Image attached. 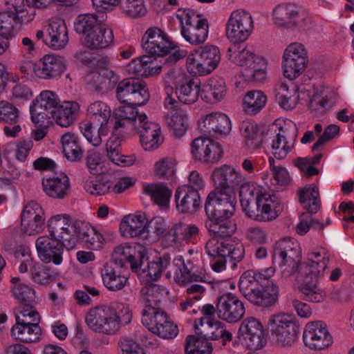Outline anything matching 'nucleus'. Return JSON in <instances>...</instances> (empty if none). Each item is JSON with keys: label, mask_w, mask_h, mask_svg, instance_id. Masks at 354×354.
<instances>
[{"label": "nucleus", "mask_w": 354, "mask_h": 354, "mask_svg": "<svg viewBox=\"0 0 354 354\" xmlns=\"http://www.w3.org/2000/svg\"><path fill=\"white\" fill-rule=\"evenodd\" d=\"M301 257V248L295 240L284 238L276 243L273 258L278 261L285 277L297 274L296 278L302 280L324 275L330 261V254L326 249L322 247L310 249L306 261L303 263H300Z\"/></svg>", "instance_id": "nucleus-1"}, {"label": "nucleus", "mask_w": 354, "mask_h": 354, "mask_svg": "<svg viewBox=\"0 0 354 354\" xmlns=\"http://www.w3.org/2000/svg\"><path fill=\"white\" fill-rule=\"evenodd\" d=\"M239 198L245 214L257 221L274 220L281 210L280 201L275 195L262 192L260 187L251 182L241 184Z\"/></svg>", "instance_id": "nucleus-2"}, {"label": "nucleus", "mask_w": 354, "mask_h": 354, "mask_svg": "<svg viewBox=\"0 0 354 354\" xmlns=\"http://www.w3.org/2000/svg\"><path fill=\"white\" fill-rule=\"evenodd\" d=\"M267 326L270 338L277 346L291 347L298 339L299 326L291 314L278 313L272 315L268 318Z\"/></svg>", "instance_id": "nucleus-3"}, {"label": "nucleus", "mask_w": 354, "mask_h": 354, "mask_svg": "<svg viewBox=\"0 0 354 354\" xmlns=\"http://www.w3.org/2000/svg\"><path fill=\"white\" fill-rule=\"evenodd\" d=\"M183 37L192 45L203 44L208 36L209 23L202 15L191 9L179 10L176 15Z\"/></svg>", "instance_id": "nucleus-4"}, {"label": "nucleus", "mask_w": 354, "mask_h": 354, "mask_svg": "<svg viewBox=\"0 0 354 354\" xmlns=\"http://www.w3.org/2000/svg\"><path fill=\"white\" fill-rule=\"evenodd\" d=\"M221 62V53L218 48L213 45H206L196 50L187 57V68L194 75L210 74Z\"/></svg>", "instance_id": "nucleus-5"}, {"label": "nucleus", "mask_w": 354, "mask_h": 354, "mask_svg": "<svg viewBox=\"0 0 354 354\" xmlns=\"http://www.w3.org/2000/svg\"><path fill=\"white\" fill-rule=\"evenodd\" d=\"M118 83L116 97L121 103L142 106L149 101L150 95L144 81L131 77Z\"/></svg>", "instance_id": "nucleus-6"}, {"label": "nucleus", "mask_w": 354, "mask_h": 354, "mask_svg": "<svg viewBox=\"0 0 354 354\" xmlns=\"http://www.w3.org/2000/svg\"><path fill=\"white\" fill-rule=\"evenodd\" d=\"M308 62L307 51L300 43H292L285 49L282 57L283 75L291 80L300 76Z\"/></svg>", "instance_id": "nucleus-7"}, {"label": "nucleus", "mask_w": 354, "mask_h": 354, "mask_svg": "<svg viewBox=\"0 0 354 354\" xmlns=\"http://www.w3.org/2000/svg\"><path fill=\"white\" fill-rule=\"evenodd\" d=\"M235 195L214 189L209 193L205 203V211L209 218H229L234 214Z\"/></svg>", "instance_id": "nucleus-8"}, {"label": "nucleus", "mask_w": 354, "mask_h": 354, "mask_svg": "<svg viewBox=\"0 0 354 354\" xmlns=\"http://www.w3.org/2000/svg\"><path fill=\"white\" fill-rule=\"evenodd\" d=\"M60 104L58 95L52 91H43L30 106L31 120L39 127L45 126Z\"/></svg>", "instance_id": "nucleus-9"}, {"label": "nucleus", "mask_w": 354, "mask_h": 354, "mask_svg": "<svg viewBox=\"0 0 354 354\" xmlns=\"http://www.w3.org/2000/svg\"><path fill=\"white\" fill-rule=\"evenodd\" d=\"M274 23L288 29L302 28L310 22V18L296 5L281 3L273 10Z\"/></svg>", "instance_id": "nucleus-10"}, {"label": "nucleus", "mask_w": 354, "mask_h": 354, "mask_svg": "<svg viewBox=\"0 0 354 354\" xmlns=\"http://www.w3.org/2000/svg\"><path fill=\"white\" fill-rule=\"evenodd\" d=\"M253 28L251 15L243 10L233 11L226 24L227 37L234 44L244 41L250 35Z\"/></svg>", "instance_id": "nucleus-11"}, {"label": "nucleus", "mask_w": 354, "mask_h": 354, "mask_svg": "<svg viewBox=\"0 0 354 354\" xmlns=\"http://www.w3.org/2000/svg\"><path fill=\"white\" fill-rule=\"evenodd\" d=\"M109 306H97L89 309L85 322L93 331L105 335H113L118 331Z\"/></svg>", "instance_id": "nucleus-12"}, {"label": "nucleus", "mask_w": 354, "mask_h": 354, "mask_svg": "<svg viewBox=\"0 0 354 354\" xmlns=\"http://www.w3.org/2000/svg\"><path fill=\"white\" fill-rule=\"evenodd\" d=\"M77 221H71L67 214H57L52 216L48 221L50 236L64 241L68 250L75 248V238L73 236L77 228Z\"/></svg>", "instance_id": "nucleus-13"}, {"label": "nucleus", "mask_w": 354, "mask_h": 354, "mask_svg": "<svg viewBox=\"0 0 354 354\" xmlns=\"http://www.w3.org/2000/svg\"><path fill=\"white\" fill-rule=\"evenodd\" d=\"M142 46L145 51L154 57H163L176 48L167 35L158 27L147 30L142 38Z\"/></svg>", "instance_id": "nucleus-14"}, {"label": "nucleus", "mask_w": 354, "mask_h": 354, "mask_svg": "<svg viewBox=\"0 0 354 354\" xmlns=\"http://www.w3.org/2000/svg\"><path fill=\"white\" fill-rule=\"evenodd\" d=\"M65 69L64 59L55 55H46L36 63L28 61L24 65V72L32 71L37 77L46 80L59 77Z\"/></svg>", "instance_id": "nucleus-15"}, {"label": "nucleus", "mask_w": 354, "mask_h": 354, "mask_svg": "<svg viewBox=\"0 0 354 354\" xmlns=\"http://www.w3.org/2000/svg\"><path fill=\"white\" fill-rule=\"evenodd\" d=\"M205 250L210 257H227L237 262L244 257L243 245L233 239L220 241L216 237L211 238L206 242Z\"/></svg>", "instance_id": "nucleus-16"}, {"label": "nucleus", "mask_w": 354, "mask_h": 354, "mask_svg": "<svg viewBox=\"0 0 354 354\" xmlns=\"http://www.w3.org/2000/svg\"><path fill=\"white\" fill-rule=\"evenodd\" d=\"M142 323L153 333L164 339H174L178 333L177 326L162 310L153 314L145 313L142 317Z\"/></svg>", "instance_id": "nucleus-17"}, {"label": "nucleus", "mask_w": 354, "mask_h": 354, "mask_svg": "<svg viewBox=\"0 0 354 354\" xmlns=\"http://www.w3.org/2000/svg\"><path fill=\"white\" fill-rule=\"evenodd\" d=\"M212 178L215 189L231 195H235V189L241 186L245 180L240 171L226 165L214 169Z\"/></svg>", "instance_id": "nucleus-18"}, {"label": "nucleus", "mask_w": 354, "mask_h": 354, "mask_svg": "<svg viewBox=\"0 0 354 354\" xmlns=\"http://www.w3.org/2000/svg\"><path fill=\"white\" fill-rule=\"evenodd\" d=\"M238 338L248 349L257 350L263 346V328L254 317H248L241 324Z\"/></svg>", "instance_id": "nucleus-19"}, {"label": "nucleus", "mask_w": 354, "mask_h": 354, "mask_svg": "<svg viewBox=\"0 0 354 354\" xmlns=\"http://www.w3.org/2000/svg\"><path fill=\"white\" fill-rule=\"evenodd\" d=\"M194 326L196 334L206 340L221 339L223 344L225 345L232 339V334L227 330L225 325L220 321L201 317L195 320Z\"/></svg>", "instance_id": "nucleus-20"}, {"label": "nucleus", "mask_w": 354, "mask_h": 354, "mask_svg": "<svg viewBox=\"0 0 354 354\" xmlns=\"http://www.w3.org/2000/svg\"><path fill=\"white\" fill-rule=\"evenodd\" d=\"M217 310L218 318L228 323L239 322L245 314L243 303L231 292L224 293L217 299Z\"/></svg>", "instance_id": "nucleus-21"}, {"label": "nucleus", "mask_w": 354, "mask_h": 354, "mask_svg": "<svg viewBox=\"0 0 354 354\" xmlns=\"http://www.w3.org/2000/svg\"><path fill=\"white\" fill-rule=\"evenodd\" d=\"M303 340L305 345L308 348L322 350L332 344L333 337L324 323L321 321H315L306 325Z\"/></svg>", "instance_id": "nucleus-22"}, {"label": "nucleus", "mask_w": 354, "mask_h": 354, "mask_svg": "<svg viewBox=\"0 0 354 354\" xmlns=\"http://www.w3.org/2000/svg\"><path fill=\"white\" fill-rule=\"evenodd\" d=\"M35 245L38 256L43 262L53 263L55 265L62 263L64 248H66L64 241L43 236L37 238Z\"/></svg>", "instance_id": "nucleus-23"}, {"label": "nucleus", "mask_w": 354, "mask_h": 354, "mask_svg": "<svg viewBox=\"0 0 354 354\" xmlns=\"http://www.w3.org/2000/svg\"><path fill=\"white\" fill-rule=\"evenodd\" d=\"M47 36L44 43L54 50L64 48L68 41V30L63 19L52 18L46 26Z\"/></svg>", "instance_id": "nucleus-24"}, {"label": "nucleus", "mask_w": 354, "mask_h": 354, "mask_svg": "<svg viewBox=\"0 0 354 354\" xmlns=\"http://www.w3.org/2000/svg\"><path fill=\"white\" fill-rule=\"evenodd\" d=\"M119 75L111 70H103L100 73L91 72L85 76L88 90L97 93H106L111 90L118 82Z\"/></svg>", "instance_id": "nucleus-25"}, {"label": "nucleus", "mask_w": 354, "mask_h": 354, "mask_svg": "<svg viewBox=\"0 0 354 354\" xmlns=\"http://www.w3.org/2000/svg\"><path fill=\"white\" fill-rule=\"evenodd\" d=\"M298 131L296 125H292V133L287 128L281 127L272 139V149L274 158L282 160L285 158L290 150L294 147Z\"/></svg>", "instance_id": "nucleus-26"}, {"label": "nucleus", "mask_w": 354, "mask_h": 354, "mask_svg": "<svg viewBox=\"0 0 354 354\" xmlns=\"http://www.w3.org/2000/svg\"><path fill=\"white\" fill-rule=\"evenodd\" d=\"M174 197L176 209L180 213L194 214L201 207L199 192L188 186L178 187Z\"/></svg>", "instance_id": "nucleus-27"}, {"label": "nucleus", "mask_w": 354, "mask_h": 354, "mask_svg": "<svg viewBox=\"0 0 354 354\" xmlns=\"http://www.w3.org/2000/svg\"><path fill=\"white\" fill-rule=\"evenodd\" d=\"M200 129L205 136L218 138L230 133L231 122L229 118L223 113H211L206 115L200 124Z\"/></svg>", "instance_id": "nucleus-28"}, {"label": "nucleus", "mask_w": 354, "mask_h": 354, "mask_svg": "<svg viewBox=\"0 0 354 354\" xmlns=\"http://www.w3.org/2000/svg\"><path fill=\"white\" fill-rule=\"evenodd\" d=\"M126 272V268L115 263H106L101 271L104 285L112 291L122 289L128 281Z\"/></svg>", "instance_id": "nucleus-29"}, {"label": "nucleus", "mask_w": 354, "mask_h": 354, "mask_svg": "<svg viewBox=\"0 0 354 354\" xmlns=\"http://www.w3.org/2000/svg\"><path fill=\"white\" fill-rule=\"evenodd\" d=\"M165 289L156 283H147L140 292V302L143 306L142 317L145 313L153 314L161 310L158 306L161 301Z\"/></svg>", "instance_id": "nucleus-30"}, {"label": "nucleus", "mask_w": 354, "mask_h": 354, "mask_svg": "<svg viewBox=\"0 0 354 354\" xmlns=\"http://www.w3.org/2000/svg\"><path fill=\"white\" fill-rule=\"evenodd\" d=\"M77 228L73 235L75 238V248L78 243L92 250H97L102 245L103 237L96 229L89 223L78 221Z\"/></svg>", "instance_id": "nucleus-31"}, {"label": "nucleus", "mask_w": 354, "mask_h": 354, "mask_svg": "<svg viewBox=\"0 0 354 354\" xmlns=\"http://www.w3.org/2000/svg\"><path fill=\"white\" fill-rule=\"evenodd\" d=\"M82 44L93 50L106 48L113 44L114 36L111 28L102 24L93 32L82 38Z\"/></svg>", "instance_id": "nucleus-32"}, {"label": "nucleus", "mask_w": 354, "mask_h": 354, "mask_svg": "<svg viewBox=\"0 0 354 354\" xmlns=\"http://www.w3.org/2000/svg\"><path fill=\"white\" fill-rule=\"evenodd\" d=\"M171 262L169 254H164L156 261H148L142 260L138 264V271L136 272L140 277L149 281L158 280L162 272L167 269Z\"/></svg>", "instance_id": "nucleus-33"}, {"label": "nucleus", "mask_w": 354, "mask_h": 354, "mask_svg": "<svg viewBox=\"0 0 354 354\" xmlns=\"http://www.w3.org/2000/svg\"><path fill=\"white\" fill-rule=\"evenodd\" d=\"M147 218L145 214H129L124 216L120 224V231L125 238L141 236L147 238L145 228Z\"/></svg>", "instance_id": "nucleus-34"}, {"label": "nucleus", "mask_w": 354, "mask_h": 354, "mask_svg": "<svg viewBox=\"0 0 354 354\" xmlns=\"http://www.w3.org/2000/svg\"><path fill=\"white\" fill-rule=\"evenodd\" d=\"M115 131H113V133ZM122 138L113 134L106 143V156L110 161L120 167H129L135 162V155L124 156L122 152Z\"/></svg>", "instance_id": "nucleus-35"}, {"label": "nucleus", "mask_w": 354, "mask_h": 354, "mask_svg": "<svg viewBox=\"0 0 354 354\" xmlns=\"http://www.w3.org/2000/svg\"><path fill=\"white\" fill-rule=\"evenodd\" d=\"M42 186L44 192L50 197L56 199H63L70 189V181L65 174L43 179Z\"/></svg>", "instance_id": "nucleus-36"}, {"label": "nucleus", "mask_w": 354, "mask_h": 354, "mask_svg": "<svg viewBox=\"0 0 354 354\" xmlns=\"http://www.w3.org/2000/svg\"><path fill=\"white\" fill-rule=\"evenodd\" d=\"M140 131V141L145 150L153 151L158 149L163 142L160 127L158 123H145Z\"/></svg>", "instance_id": "nucleus-37"}, {"label": "nucleus", "mask_w": 354, "mask_h": 354, "mask_svg": "<svg viewBox=\"0 0 354 354\" xmlns=\"http://www.w3.org/2000/svg\"><path fill=\"white\" fill-rule=\"evenodd\" d=\"M279 296V286L276 283H271L263 289H256L248 300L256 306L268 308L277 304Z\"/></svg>", "instance_id": "nucleus-38"}, {"label": "nucleus", "mask_w": 354, "mask_h": 354, "mask_svg": "<svg viewBox=\"0 0 354 354\" xmlns=\"http://www.w3.org/2000/svg\"><path fill=\"white\" fill-rule=\"evenodd\" d=\"M227 91L225 80L221 77H212L203 85L201 98L208 103L221 101Z\"/></svg>", "instance_id": "nucleus-39"}, {"label": "nucleus", "mask_w": 354, "mask_h": 354, "mask_svg": "<svg viewBox=\"0 0 354 354\" xmlns=\"http://www.w3.org/2000/svg\"><path fill=\"white\" fill-rule=\"evenodd\" d=\"M79 111L80 105L77 102L74 101L64 102L54 111L51 118L58 125L62 127H68L75 122Z\"/></svg>", "instance_id": "nucleus-40"}, {"label": "nucleus", "mask_w": 354, "mask_h": 354, "mask_svg": "<svg viewBox=\"0 0 354 354\" xmlns=\"http://www.w3.org/2000/svg\"><path fill=\"white\" fill-rule=\"evenodd\" d=\"M24 317L32 319V322L24 320V343L39 342L41 335V329L39 326L40 315L36 309H24Z\"/></svg>", "instance_id": "nucleus-41"}, {"label": "nucleus", "mask_w": 354, "mask_h": 354, "mask_svg": "<svg viewBox=\"0 0 354 354\" xmlns=\"http://www.w3.org/2000/svg\"><path fill=\"white\" fill-rule=\"evenodd\" d=\"M111 115L109 106L102 101H95L87 107V116L89 122L100 127V132L107 129V124Z\"/></svg>", "instance_id": "nucleus-42"}, {"label": "nucleus", "mask_w": 354, "mask_h": 354, "mask_svg": "<svg viewBox=\"0 0 354 354\" xmlns=\"http://www.w3.org/2000/svg\"><path fill=\"white\" fill-rule=\"evenodd\" d=\"M200 92V82L192 78H186L176 86V94L182 103L192 104L197 101Z\"/></svg>", "instance_id": "nucleus-43"}, {"label": "nucleus", "mask_w": 354, "mask_h": 354, "mask_svg": "<svg viewBox=\"0 0 354 354\" xmlns=\"http://www.w3.org/2000/svg\"><path fill=\"white\" fill-rule=\"evenodd\" d=\"M299 203L310 214L317 213L321 206L318 187L308 185L298 190Z\"/></svg>", "instance_id": "nucleus-44"}, {"label": "nucleus", "mask_w": 354, "mask_h": 354, "mask_svg": "<svg viewBox=\"0 0 354 354\" xmlns=\"http://www.w3.org/2000/svg\"><path fill=\"white\" fill-rule=\"evenodd\" d=\"M274 93L276 100L281 108L292 110L296 107L299 95L295 86L290 88L286 84L281 83L275 88Z\"/></svg>", "instance_id": "nucleus-45"}, {"label": "nucleus", "mask_w": 354, "mask_h": 354, "mask_svg": "<svg viewBox=\"0 0 354 354\" xmlns=\"http://www.w3.org/2000/svg\"><path fill=\"white\" fill-rule=\"evenodd\" d=\"M63 153L66 158L71 161H80L83 156V150L80 140L72 132L65 133L61 138Z\"/></svg>", "instance_id": "nucleus-46"}, {"label": "nucleus", "mask_w": 354, "mask_h": 354, "mask_svg": "<svg viewBox=\"0 0 354 354\" xmlns=\"http://www.w3.org/2000/svg\"><path fill=\"white\" fill-rule=\"evenodd\" d=\"M24 272H28L29 277L37 283L46 285L55 279V274L50 272L48 266H44L39 263L24 264Z\"/></svg>", "instance_id": "nucleus-47"}, {"label": "nucleus", "mask_w": 354, "mask_h": 354, "mask_svg": "<svg viewBox=\"0 0 354 354\" xmlns=\"http://www.w3.org/2000/svg\"><path fill=\"white\" fill-rule=\"evenodd\" d=\"M228 52H233V60L238 65L243 66V68H250L261 62L263 59L257 56L252 51L247 47L241 48L238 44H233L232 47L228 49Z\"/></svg>", "instance_id": "nucleus-48"}, {"label": "nucleus", "mask_w": 354, "mask_h": 354, "mask_svg": "<svg viewBox=\"0 0 354 354\" xmlns=\"http://www.w3.org/2000/svg\"><path fill=\"white\" fill-rule=\"evenodd\" d=\"M267 102V96L259 90L250 91L243 99V111L250 115H255L261 111Z\"/></svg>", "instance_id": "nucleus-49"}, {"label": "nucleus", "mask_w": 354, "mask_h": 354, "mask_svg": "<svg viewBox=\"0 0 354 354\" xmlns=\"http://www.w3.org/2000/svg\"><path fill=\"white\" fill-rule=\"evenodd\" d=\"M14 17L6 12H0V37L8 41L15 37L21 26L22 19Z\"/></svg>", "instance_id": "nucleus-50"}, {"label": "nucleus", "mask_w": 354, "mask_h": 354, "mask_svg": "<svg viewBox=\"0 0 354 354\" xmlns=\"http://www.w3.org/2000/svg\"><path fill=\"white\" fill-rule=\"evenodd\" d=\"M132 252L134 249L127 245H120L114 248L112 253V260L109 263H115L125 268L129 263L133 272L138 271V263Z\"/></svg>", "instance_id": "nucleus-51"}, {"label": "nucleus", "mask_w": 354, "mask_h": 354, "mask_svg": "<svg viewBox=\"0 0 354 354\" xmlns=\"http://www.w3.org/2000/svg\"><path fill=\"white\" fill-rule=\"evenodd\" d=\"M241 132L248 149H257L261 147L263 133L259 129L257 124L248 122H243L241 125Z\"/></svg>", "instance_id": "nucleus-52"}, {"label": "nucleus", "mask_w": 354, "mask_h": 354, "mask_svg": "<svg viewBox=\"0 0 354 354\" xmlns=\"http://www.w3.org/2000/svg\"><path fill=\"white\" fill-rule=\"evenodd\" d=\"M176 267L174 272V281L179 286H185L192 281H201V277L198 274H192L191 271L185 265L182 256H178L173 261Z\"/></svg>", "instance_id": "nucleus-53"}, {"label": "nucleus", "mask_w": 354, "mask_h": 354, "mask_svg": "<svg viewBox=\"0 0 354 354\" xmlns=\"http://www.w3.org/2000/svg\"><path fill=\"white\" fill-rule=\"evenodd\" d=\"M144 192L151 196L158 205L166 207L169 205L171 191L163 183L150 184L144 187Z\"/></svg>", "instance_id": "nucleus-54"}, {"label": "nucleus", "mask_w": 354, "mask_h": 354, "mask_svg": "<svg viewBox=\"0 0 354 354\" xmlns=\"http://www.w3.org/2000/svg\"><path fill=\"white\" fill-rule=\"evenodd\" d=\"M134 105L127 104L118 108L114 111L115 124L113 131L120 128H125L130 125L133 119L137 115L138 110Z\"/></svg>", "instance_id": "nucleus-55"}, {"label": "nucleus", "mask_w": 354, "mask_h": 354, "mask_svg": "<svg viewBox=\"0 0 354 354\" xmlns=\"http://www.w3.org/2000/svg\"><path fill=\"white\" fill-rule=\"evenodd\" d=\"M260 281L256 272L250 270L244 272L240 277L239 289L241 294L248 300L252 294L258 288Z\"/></svg>", "instance_id": "nucleus-56"}, {"label": "nucleus", "mask_w": 354, "mask_h": 354, "mask_svg": "<svg viewBox=\"0 0 354 354\" xmlns=\"http://www.w3.org/2000/svg\"><path fill=\"white\" fill-rule=\"evenodd\" d=\"M211 343L205 339L195 335H188L186 338V354H212Z\"/></svg>", "instance_id": "nucleus-57"}, {"label": "nucleus", "mask_w": 354, "mask_h": 354, "mask_svg": "<svg viewBox=\"0 0 354 354\" xmlns=\"http://www.w3.org/2000/svg\"><path fill=\"white\" fill-rule=\"evenodd\" d=\"M101 25L102 24L98 21L96 15H80L75 21V30L77 32L82 34L83 37H84Z\"/></svg>", "instance_id": "nucleus-58"}, {"label": "nucleus", "mask_w": 354, "mask_h": 354, "mask_svg": "<svg viewBox=\"0 0 354 354\" xmlns=\"http://www.w3.org/2000/svg\"><path fill=\"white\" fill-rule=\"evenodd\" d=\"M166 122L177 137L183 136L187 129V115L180 110H177L170 115H167Z\"/></svg>", "instance_id": "nucleus-59"}, {"label": "nucleus", "mask_w": 354, "mask_h": 354, "mask_svg": "<svg viewBox=\"0 0 354 354\" xmlns=\"http://www.w3.org/2000/svg\"><path fill=\"white\" fill-rule=\"evenodd\" d=\"M111 311L113 314V319L118 330H120L121 324H128L131 322L133 313L129 305L123 303L115 302L109 305Z\"/></svg>", "instance_id": "nucleus-60"}, {"label": "nucleus", "mask_w": 354, "mask_h": 354, "mask_svg": "<svg viewBox=\"0 0 354 354\" xmlns=\"http://www.w3.org/2000/svg\"><path fill=\"white\" fill-rule=\"evenodd\" d=\"M299 290L306 301L315 303L323 302L326 295L324 290L316 284L304 281L299 286Z\"/></svg>", "instance_id": "nucleus-61"}, {"label": "nucleus", "mask_w": 354, "mask_h": 354, "mask_svg": "<svg viewBox=\"0 0 354 354\" xmlns=\"http://www.w3.org/2000/svg\"><path fill=\"white\" fill-rule=\"evenodd\" d=\"M122 12L128 17L136 18L145 15L147 10L143 0H119Z\"/></svg>", "instance_id": "nucleus-62"}, {"label": "nucleus", "mask_w": 354, "mask_h": 354, "mask_svg": "<svg viewBox=\"0 0 354 354\" xmlns=\"http://www.w3.org/2000/svg\"><path fill=\"white\" fill-rule=\"evenodd\" d=\"M155 175L158 178L169 179L176 173V162L172 158H164L154 165Z\"/></svg>", "instance_id": "nucleus-63"}, {"label": "nucleus", "mask_w": 354, "mask_h": 354, "mask_svg": "<svg viewBox=\"0 0 354 354\" xmlns=\"http://www.w3.org/2000/svg\"><path fill=\"white\" fill-rule=\"evenodd\" d=\"M266 68L265 60L263 59L250 68H243L242 75L246 81L262 82L266 79Z\"/></svg>", "instance_id": "nucleus-64"}]
</instances>
